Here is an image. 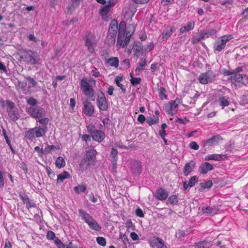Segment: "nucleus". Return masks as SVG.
<instances>
[{
    "instance_id": "nucleus-54",
    "label": "nucleus",
    "mask_w": 248,
    "mask_h": 248,
    "mask_svg": "<svg viewBox=\"0 0 248 248\" xmlns=\"http://www.w3.org/2000/svg\"><path fill=\"white\" fill-rule=\"evenodd\" d=\"M96 241L97 243L102 246H105L106 244V241L105 238L103 237H98L96 238Z\"/></svg>"
},
{
    "instance_id": "nucleus-1",
    "label": "nucleus",
    "mask_w": 248,
    "mask_h": 248,
    "mask_svg": "<svg viewBox=\"0 0 248 248\" xmlns=\"http://www.w3.org/2000/svg\"><path fill=\"white\" fill-rule=\"evenodd\" d=\"M127 30H129V31H126V34L125 32H123L120 36L121 34L120 33H118L116 44L118 48L121 47L124 48L128 44L130 37L135 30L134 26L133 25H129L127 26Z\"/></svg>"
},
{
    "instance_id": "nucleus-3",
    "label": "nucleus",
    "mask_w": 248,
    "mask_h": 248,
    "mask_svg": "<svg viewBox=\"0 0 248 248\" xmlns=\"http://www.w3.org/2000/svg\"><path fill=\"white\" fill-rule=\"evenodd\" d=\"M117 31L118 22L116 20H112L109 24L107 35V41L109 46L114 45Z\"/></svg>"
},
{
    "instance_id": "nucleus-52",
    "label": "nucleus",
    "mask_w": 248,
    "mask_h": 248,
    "mask_svg": "<svg viewBox=\"0 0 248 248\" xmlns=\"http://www.w3.org/2000/svg\"><path fill=\"white\" fill-rule=\"evenodd\" d=\"M22 198H23V200H27L26 205H27V207L28 208L35 206V204L34 203H32L30 201V199H29L27 195H25L24 196V197H22Z\"/></svg>"
},
{
    "instance_id": "nucleus-60",
    "label": "nucleus",
    "mask_w": 248,
    "mask_h": 248,
    "mask_svg": "<svg viewBox=\"0 0 248 248\" xmlns=\"http://www.w3.org/2000/svg\"><path fill=\"white\" fill-rule=\"evenodd\" d=\"M81 138L84 141L87 142L91 140V135L88 134H83L81 135Z\"/></svg>"
},
{
    "instance_id": "nucleus-15",
    "label": "nucleus",
    "mask_w": 248,
    "mask_h": 248,
    "mask_svg": "<svg viewBox=\"0 0 248 248\" xmlns=\"http://www.w3.org/2000/svg\"><path fill=\"white\" fill-rule=\"evenodd\" d=\"M141 163L138 160H134L131 163V170L133 173L139 175L141 172Z\"/></svg>"
},
{
    "instance_id": "nucleus-6",
    "label": "nucleus",
    "mask_w": 248,
    "mask_h": 248,
    "mask_svg": "<svg viewBox=\"0 0 248 248\" xmlns=\"http://www.w3.org/2000/svg\"><path fill=\"white\" fill-rule=\"evenodd\" d=\"M20 58L24 62H28L32 64H35L37 62V55L36 53L31 50H24L21 52Z\"/></svg>"
},
{
    "instance_id": "nucleus-29",
    "label": "nucleus",
    "mask_w": 248,
    "mask_h": 248,
    "mask_svg": "<svg viewBox=\"0 0 248 248\" xmlns=\"http://www.w3.org/2000/svg\"><path fill=\"white\" fill-rule=\"evenodd\" d=\"M224 157H225L224 155H219V154H212V155H208L205 157V160L206 161L208 160H215V161H219L221 160L224 159Z\"/></svg>"
},
{
    "instance_id": "nucleus-8",
    "label": "nucleus",
    "mask_w": 248,
    "mask_h": 248,
    "mask_svg": "<svg viewBox=\"0 0 248 248\" xmlns=\"http://www.w3.org/2000/svg\"><path fill=\"white\" fill-rule=\"evenodd\" d=\"M7 108V111L8 114V116L13 121L16 122L19 118V113L18 109L15 107V103L10 100H7L6 101Z\"/></svg>"
},
{
    "instance_id": "nucleus-47",
    "label": "nucleus",
    "mask_w": 248,
    "mask_h": 248,
    "mask_svg": "<svg viewBox=\"0 0 248 248\" xmlns=\"http://www.w3.org/2000/svg\"><path fill=\"white\" fill-rule=\"evenodd\" d=\"M180 103V100L177 98L175 100H171L169 102L171 108H175L178 107Z\"/></svg>"
},
{
    "instance_id": "nucleus-55",
    "label": "nucleus",
    "mask_w": 248,
    "mask_h": 248,
    "mask_svg": "<svg viewBox=\"0 0 248 248\" xmlns=\"http://www.w3.org/2000/svg\"><path fill=\"white\" fill-rule=\"evenodd\" d=\"M233 3V0H223L220 1L222 5L226 6L227 8L229 7Z\"/></svg>"
},
{
    "instance_id": "nucleus-56",
    "label": "nucleus",
    "mask_w": 248,
    "mask_h": 248,
    "mask_svg": "<svg viewBox=\"0 0 248 248\" xmlns=\"http://www.w3.org/2000/svg\"><path fill=\"white\" fill-rule=\"evenodd\" d=\"M46 238L48 240H54L55 238H56L55 233L51 231H49L47 232Z\"/></svg>"
},
{
    "instance_id": "nucleus-23",
    "label": "nucleus",
    "mask_w": 248,
    "mask_h": 248,
    "mask_svg": "<svg viewBox=\"0 0 248 248\" xmlns=\"http://www.w3.org/2000/svg\"><path fill=\"white\" fill-rule=\"evenodd\" d=\"M195 26V22L191 20L189 21L186 25L182 27L180 29V33H184L186 31H188L193 29Z\"/></svg>"
},
{
    "instance_id": "nucleus-20",
    "label": "nucleus",
    "mask_w": 248,
    "mask_h": 248,
    "mask_svg": "<svg viewBox=\"0 0 248 248\" xmlns=\"http://www.w3.org/2000/svg\"><path fill=\"white\" fill-rule=\"evenodd\" d=\"M198 177L197 176L191 177L189 181H185L183 183V188L185 190H186L188 187H192L194 186L195 184L198 182Z\"/></svg>"
},
{
    "instance_id": "nucleus-14",
    "label": "nucleus",
    "mask_w": 248,
    "mask_h": 248,
    "mask_svg": "<svg viewBox=\"0 0 248 248\" xmlns=\"http://www.w3.org/2000/svg\"><path fill=\"white\" fill-rule=\"evenodd\" d=\"M155 197L159 201H164L166 200L168 196V191L162 187H159L155 194Z\"/></svg>"
},
{
    "instance_id": "nucleus-50",
    "label": "nucleus",
    "mask_w": 248,
    "mask_h": 248,
    "mask_svg": "<svg viewBox=\"0 0 248 248\" xmlns=\"http://www.w3.org/2000/svg\"><path fill=\"white\" fill-rule=\"evenodd\" d=\"M54 243L58 248H65V245L62 242L58 237L55 238L54 240Z\"/></svg>"
},
{
    "instance_id": "nucleus-61",
    "label": "nucleus",
    "mask_w": 248,
    "mask_h": 248,
    "mask_svg": "<svg viewBox=\"0 0 248 248\" xmlns=\"http://www.w3.org/2000/svg\"><path fill=\"white\" fill-rule=\"evenodd\" d=\"M189 146L192 149L197 150H198L199 148V146L197 144V143L195 141H192L191 142L189 145Z\"/></svg>"
},
{
    "instance_id": "nucleus-46",
    "label": "nucleus",
    "mask_w": 248,
    "mask_h": 248,
    "mask_svg": "<svg viewBox=\"0 0 248 248\" xmlns=\"http://www.w3.org/2000/svg\"><path fill=\"white\" fill-rule=\"evenodd\" d=\"M112 6L109 5L108 4V5L104 6L100 10V14L102 15H105L108 14V13L109 11L110 8Z\"/></svg>"
},
{
    "instance_id": "nucleus-33",
    "label": "nucleus",
    "mask_w": 248,
    "mask_h": 248,
    "mask_svg": "<svg viewBox=\"0 0 248 248\" xmlns=\"http://www.w3.org/2000/svg\"><path fill=\"white\" fill-rule=\"evenodd\" d=\"M70 177V174L68 172L64 171L63 173L59 174L57 176V183H62L63 180L65 179L69 178Z\"/></svg>"
},
{
    "instance_id": "nucleus-53",
    "label": "nucleus",
    "mask_w": 248,
    "mask_h": 248,
    "mask_svg": "<svg viewBox=\"0 0 248 248\" xmlns=\"http://www.w3.org/2000/svg\"><path fill=\"white\" fill-rule=\"evenodd\" d=\"M49 121L48 118H43L39 119L37 118V122H38L40 124L43 125V126H46Z\"/></svg>"
},
{
    "instance_id": "nucleus-19",
    "label": "nucleus",
    "mask_w": 248,
    "mask_h": 248,
    "mask_svg": "<svg viewBox=\"0 0 248 248\" xmlns=\"http://www.w3.org/2000/svg\"><path fill=\"white\" fill-rule=\"evenodd\" d=\"M95 163L92 161V159L89 160L83 158L79 164V168L83 170H87L90 167L93 166Z\"/></svg>"
},
{
    "instance_id": "nucleus-38",
    "label": "nucleus",
    "mask_w": 248,
    "mask_h": 248,
    "mask_svg": "<svg viewBox=\"0 0 248 248\" xmlns=\"http://www.w3.org/2000/svg\"><path fill=\"white\" fill-rule=\"evenodd\" d=\"M195 244V248H209L210 246L209 243L206 240L200 241Z\"/></svg>"
},
{
    "instance_id": "nucleus-2",
    "label": "nucleus",
    "mask_w": 248,
    "mask_h": 248,
    "mask_svg": "<svg viewBox=\"0 0 248 248\" xmlns=\"http://www.w3.org/2000/svg\"><path fill=\"white\" fill-rule=\"evenodd\" d=\"M47 131V126H36L26 132V137L30 140L44 136Z\"/></svg>"
},
{
    "instance_id": "nucleus-16",
    "label": "nucleus",
    "mask_w": 248,
    "mask_h": 248,
    "mask_svg": "<svg viewBox=\"0 0 248 248\" xmlns=\"http://www.w3.org/2000/svg\"><path fill=\"white\" fill-rule=\"evenodd\" d=\"M91 136L93 140L98 142L102 141L105 137L104 132L100 130H96Z\"/></svg>"
},
{
    "instance_id": "nucleus-25",
    "label": "nucleus",
    "mask_w": 248,
    "mask_h": 248,
    "mask_svg": "<svg viewBox=\"0 0 248 248\" xmlns=\"http://www.w3.org/2000/svg\"><path fill=\"white\" fill-rule=\"evenodd\" d=\"M78 212L79 216L81 217V219H83L86 223L93 218L92 216L82 209H78Z\"/></svg>"
},
{
    "instance_id": "nucleus-4",
    "label": "nucleus",
    "mask_w": 248,
    "mask_h": 248,
    "mask_svg": "<svg viewBox=\"0 0 248 248\" xmlns=\"http://www.w3.org/2000/svg\"><path fill=\"white\" fill-rule=\"evenodd\" d=\"M80 89L92 101H94L95 96L94 90L91 86L87 80L85 78L81 79L80 82Z\"/></svg>"
},
{
    "instance_id": "nucleus-40",
    "label": "nucleus",
    "mask_w": 248,
    "mask_h": 248,
    "mask_svg": "<svg viewBox=\"0 0 248 248\" xmlns=\"http://www.w3.org/2000/svg\"><path fill=\"white\" fill-rule=\"evenodd\" d=\"M125 30L128 31V30L126 29L125 22L124 21H122L120 23L119 27H118V33H120V34H121L120 36H121L122 33L125 32Z\"/></svg>"
},
{
    "instance_id": "nucleus-41",
    "label": "nucleus",
    "mask_w": 248,
    "mask_h": 248,
    "mask_svg": "<svg viewBox=\"0 0 248 248\" xmlns=\"http://www.w3.org/2000/svg\"><path fill=\"white\" fill-rule=\"evenodd\" d=\"M158 92L159 96L161 100L167 99L166 90L163 87H160L158 89Z\"/></svg>"
},
{
    "instance_id": "nucleus-28",
    "label": "nucleus",
    "mask_w": 248,
    "mask_h": 248,
    "mask_svg": "<svg viewBox=\"0 0 248 248\" xmlns=\"http://www.w3.org/2000/svg\"><path fill=\"white\" fill-rule=\"evenodd\" d=\"M90 229L95 231L99 232L101 230V226L97 222V221L93 218L87 223Z\"/></svg>"
},
{
    "instance_id": "nucleus-59",
    "label": "nucleus",
    "mask_w": 248,
    "mask_h": 248,
    "mask_svg": "<svg viewBox=\"0 0 248 248\" xmlns=\"http://www.w3.org/2000/svg\"><path fill=\"white\" fill-rule=\"evenodd\" d=\"M46 173H47L48 176L50 178H53L55 177V174L54 172L51 170V169L50 167H47L46 168Z\"/></svg>"
},
{
    "instance_id": "nucleus-62",
    "label": "nucleus",
    "mask_w": 248,
    "mask_h": 248,
    "mask_svg": "<svg viewBox=\"0 0 248 248\" xmlns=\"http://www.w3.org/2000/svg\"><path fill=\"white\" fill-rule=\"evenodd\" d=\"M136 215L137 216L140 217H143L144 216V215L143 213L142 210L140 208H137L135 212Z\"/></svg>"
},
{
    "instance_id": "nucleus-31",
    "label": "nucleus",
    "mask_w": 248,
    "mask_h": 248,
    "mask_svg": "<svg viewBox=\"0 0 248 248\" xmlns=\"http://www.w3.org/2000/svg\"><path fill=\"white\" fill-rule=\"evenodd\" d=\"M202 211L204 214L207 216H213L217 213L216 210L210 206L202 207Z\"/></svg>"
},
{
    "instance_id": "nucleus-35",
    "label": "nucleus",
    "mask_w": 248,
    "mask_h": 248,
    "mask_svg": "<svg viewBox=\"0 0 248 248\" xmlns=\"http://www.w3.org/2000/svg\"><path fill=\"white\" fill-rule=\"evenodd\" d=\"M123 80V77L121 76H117L115 79V81L117 86L120 88L122 92L124 93H126V89L124 87V85L121 83V82Z\"/></svg>"
},
{
    "instance_id": "nucleus-30",
    "label": "nucleus",
    "mask_w": 248,
    "mask_h": 248,
    "mask_svg": "<svg viewBox=\"0 0 248 248\" xmlns=\"http://www.w3.org/2000/svg\"><path fill=\"white\" fill-rule=\"evenodd\" d=\"M117 154V149L114 148H112L111 151L110 156L112 159V163L114 168H116L117 166V162L118 160Z\"/></svg>"
},
{
    "instance_id": "nucleus-7",
    "label": "nucleus",
    "mask_w": 248,
    "mask_h": 248,
    "mask_svg": "<svg viewBox=\"0 0 248 248\" xmlns=\"http://www.w3.org/2000/svg\"><path fill=\"white\" fill-rule=\"evenodd\" d=\"M26 111L31 116L34 118H42L46 115L45 110L40 106L27 107Z\"/></svg>"
},
{
    "instance_id": "nucleus-42",
    "label": "nucleus",
    "mask_w": 248,
    "mask_h": 248,
    "mask_svg": "<svg viewBox=\"0 0 248 248\" xmlns=\"http://www.w3.org/2000/svg\"><path fill=\"white\" fill-rule=\"evenodd\" d=\"M178 199L176 195H173L169 197L168 202L170 204L176 205L178 202Z\"/></svg>"
},
{
    "instance_id": "nucleus-22",
    "label": "nucleus",
    "mask_w": 248,
    "mask_h": 248,
    "mask_svg": "<svg viewBox=\"0 0 248 248\" xmlns=\"http://www.w3.org/2000/svg\"><path fill=\"white\" fill-rule=\"evenodd\" d=\"M159 112L158 110L155 111V115L154 117H149L146 120V123L149 125H152L154 124H156L159 122Z\"/></svg>"
},
{
    "instance_id": "nucleus-9",
    "label": "nucleus",
    "mask_w": 248,
    "mask_h": 248,
    "mask_svg": "<svg viewBox=\"0 0 248 248\" xmlns=\"http://www.w3.org/2000/svg\"><path fill=\"white\" fill-rule=\"evenodd\" d=\"M97 105L100 110L106 111L108 108V104L104 93L100 91L97 94Z\"/></svg>"
},
{
    "instance_id": "nucleus-32",
    "label": "nucleus",
    "mask_w": 248,
    "mask_h": 248,
    "mask_svg": "<svg viewBox=\"0 0 248 248\" xmlns=\"http://www.w3.org/2000/svg\"><path fill=\"white\" fill-rule=\"evenodd\" d=\"M229 97L226 96H220L218 98L217 102L219 103V105L222 107V108L224 107L229 106L230 102L228 100Z\"/></svg>"
},
{
    "instance_id": "nucleus-10",
    "label": "nucleus",
    "mask_w": 248,
    "mask_h": 248,
    "mask_svg": "<svg viewBox=\"0 0 248 248\" xmlns=\"http://www.w3.org/2000/svg\"><path fill=\"white\" fill-rule=\"evenodd\" d=\"M95 37L92 33H88L85 37V46L88 47V49L90 53H93L94 51V46L96 45Z\"/></svg>"
},
{
    "instance_id": "nucleus-44",
    "label": "nucleus",
    "mask_w": 248,
    "mask_h": 248,
    "mask_svg": "<svg viewBox=\"0 0 248 248\" xmlns=\"http://www.w3.org/2000/svg\"><path fill=\"white\" fill-rule=\"evenodd\" d=\"M131 79L130 82L132 85L135 86L140 84L141 81V78H134L132 74H130Z\"/></svg>"
},
{
    "instance_id": "nucleus-36",
    "label": "nucleus",
    "mask_w": 248,
    "mask_h": 248,
    "mask_svg": "<svg viewBox=\"0 0 248 248\" xmlns=\"http://www.w3.org/2000/svg\"><path fill=\"white\" fill-rule=\"evenodd\" d=\"M199 82L202 84H206L211 81L207 78V75L205 73H202L199 77Z\"/></svg>"
},
{
    "instance_id": "nucleus-5",
    "label": "nucleus",
    "mask_w": 248,
    "mask_h": 248,
    "mask_svg": "<svg viewBox=\"0 0 248 248\" xmlns=\"http://www.w3.org/2000/svg\"><path fill=\"white\" fill-rule=\"evenodd\" d=\"M232 35H225L219 37L214 44L213 47L215 50L221 51L225 47L227 42L232 39Z\"/></svg>"
},
{
    "instance_id": "nucleus-13",
    "label": "nucleus",
    "mask_w": 248,
    "mask_h": 248,
    "mask_svg": "<svg viewBox=\"0 0 248 248\" xmlns=\"http://www.w3.org/2000/svg\"><path fill=\"white\" fill-rule=\"evenodd\" d=\"M217 33V31L215 29H209L203 31L201 32L200 34L197 35L196 39L197 41L204 39V38H207L209 36L213 37Z\"/></svg>"
},
{
    "instance_id": "nucleus-39",
    "label": "nucleus",
    "mask_w": 248,
    "mask_h": 248,
    "mask_svg": "<svg viewBox=\"0 0 248 248\" xmlns=\"http://www.w3.org/2000/svg\"><path fill=\"white\" fill-rule=\"evenodd\" d=\"M56 166L57 168L60 169L63 167L65 165V162L62 156L58 157L55 162Z\"/></svg>"
},
{
    "instance_id": "nucleus-58",
    "label": "nucleus",
    "mask_w": 248,
    "mask_h": 248,
    "mask_svg": "<svg viewBox=\"0 0 248 248\" xmlns=\"http://www.w3.org/2000/svg\"><path fill=\"white\" fill-rule=\"evenodd\" d=\"M87 129L88 132L91 135H92L95 131H96L97 129H96L95 126L93 124H89L87 126Z\"/></svg>"
},
{
    "instance_id": "nucleus-21",
    "label": "nucleus",
    "mask_w": 248,
    "mask_h": 248,
    "mask_svg": "<svg viewBox=\"0 0 248 248\" xmlns=\"http://www.w3.org/2000/svg\"><path fill=\"white\" fill-rule=\"evenodd\" d=\"M233 77H232V80L233 82H237L242 84H245V80L247 79V77L245 75L240 74H234Z\"/></svg>"
},
{
    "instance_id": "nucleus-12",
    "label": "nucleus",
    "mask_w": 248,
    "mask_h": 248,
    "mask_svg": "<svg viewBox=\"0 0 248 248\" xmlns=\"http://www.w3.org/2000/svg\"><path fill=\"white\" fill-rule=\"evenodd\" d=\"M83 112L87 116H91L94 112V108L92 103L88 100H85L83 103Z\"/></svg>"
},
{
    "instance_id": "nucleus-17",
    "label": "nucleus",
    "mask_w": 248,
    "mask_h": 248,
    "mask_svg": "<svg viewBox=\"0 0 248 248\" xmlns=\"http://www.w3.org/2000/svg\"><path fill=\"white\" fill-rule=\"evenodd\" d=\"M195 166V163L194 161L191 160L186 163L183 168L184 175L185 176H187L192 172Z\"/></svg>"
},
{
    "instance_id": "nucleus-48",
    "label": "nucleus",
    "mask_w": 248,
    "mask_h": 248,
    "mask_svg": "<svg viewBox=\"0 0 248 248\" xmlns=\"http://www.w3.org/2000/svg\"><path fill=\"white\" fill-rule=\"evenodd\" d=\"M205 74L207 75V78H208V79H209L211 81L216 77V75L210 68L209 69Z\"/></svg>"
},
{
    "instance_id": "nucleus-51",
    "label": "nucleus",
    "mask_w": 248,
    "mask_h": 248,
    "mask_svg": "<svg viewBox=\"0 0 248 248\" xmlns=\"http://www.w3.org/2000/svg\"><path fill=\"white\" fill-rule=\"evenodd\" d=\"M25 78L29 81L31 85V87H35L37 85V82L33 78H32L27 76L25 77Z\"/></svg>"
},
{
    "instance_id": "nucleus-18",
    "label": "nucleus",
    "mask_w": 248,
    "mask_h": 248,
    "mask_svg": "<svg viewBox=\"0 0 248 248\" xmlns=\"http://www.w3.org/2000/svg\"><path fill=\"white\" fill-rule=\"evenodd\" d=\"M199 169L200 173L205 174L209 171L213 170L214 167L211 164L206 162L201 164Z\"/></svg>"
},
{
    "instance_id": "nucleus-37",
    "label": "nucleus",
    "mask_w": 248,
    "mask_h": 248,
    "mask_svg": "<svg viewBox=\"0 0 248 248\" xmlns=\"http://www.w3.org/2000/svg\"><path fill=\"white\" fill-rule=\"evenodd\" d=\"M107 62L111 66L117 67L119 65V60L117 57H112L107 60Z\"/></svg>"
},
{
    "instance_id": "nucleus-64",
    "label": "nucleus",
    "mask_w": 248,
    "mask_h": 248,
    "mask_svg": "<svg viewBox=\"0 0 248 248\" xmlns=\"http://www.w3.org/2000/svg\"><path fill=\"white\" fill-rule=\"evenodd\" d=\"M55 149H56V147L55 145L49 146L47 145V147L45 149V151L46 153H50L51 150H54Z\"/></svg>"
},
{
    "instance_id": "nucleus-24",
    "label": "nucleus",
    "mask_w": 248,
    "mask_h": 248,
    "mask_svg": "<svg viewBox=\"0 0 248 248\" xmlns=\"http://www.w3.org/2000/svg\"><path fill=\"white\" fill-rule=\"evenodd\" d=\"M150 244L153 248H167L163 241L158 238L153 240Z\"/></svg>"
},
{
    "instance_id": "nucleus-11",
    "label": "nucleus",
    "mask_w": 248,
    "mask_h": 248,
    "mask_svg": "<svg viewBox=\"0 0 248 248\" xmlns=\"http://www.w3.org/2000/svg\"><path fill=\"white\" fill-rule=\"evenodd\" d=\"M223 140L221 136L218 134L213 136L211 138L203 141L204 146H213L218 145Z\"/></svg>"
},
{
    "instance_id": "nucleus-26",
    "label": "nucleus",
    "mask_w": 248,
    "mask_h": 248,
    "mask_svg": "<svg viewBox=\"0 0 248 248\" xmlns=\"http://www.w3.org/2000/svg\"><path fill=\"white\" fill-rule=\"evenodd\" d=\"M175 30V28L173 26H169L166 28L163 32V39L166 40L168 37L171 36Z\"/></svg>"
},
{
    "instance_id": "nucleus-63",
    "label": "nucleus",
    "mask_w": 248,
    "mask_h": 248,
    "mask_svg": "<svg viewBox=\"0 0 248 248\" xmlns=\"http://www.w3.org/2000/svg\"><path fill=\"white\" fill-rule=\"evenodd\" d=\"M17 85L22 90H24L27 86V83L25 81H18L17 82Z\"/></svg>"
},
{
    "instance_id": "nucleus-43",
    "label": "nucleus",
    "mask_w": 248,
    "mask_h": 248,
    "mask_svg": "<svg viewBox=\"0 0 248 248\" xmlns=\"http://www.w3.org/2000/svg\"><path fill=\"white\" fill-rule=\"evenodd\" d=\"M86 186L85 185H78L74 188V191L78 194L81 192H84L86 190Z\"/></svg>"
},
{
    "instance_id": "nucleus-45",
    "label": "nucleus",
    "mask_w": 248,
    "mask_h": 248,
    "mask_svg": "<svg viewBox=\"0 0 248 248\" xmlns=\"http://www.w3.org/2000/svg\"><path fill=\"white\" fill-rule=\"evenodd\" d=\"M26 101L28 104L31 106L30 107H35L37 104V100L32 97L27 98Z\"/></svg>"
},
{
    "instance_id": "nucleus-34",
    "label": "nucleus",
    "mask_w": 248,
    "mask_h": 248,
    "mask_svg": "<svg viewBox=\"0 0 248 248\" xmlns=\"http://www.w3.org/2000/svg\"><path fill=\"white\" fill-rule=\"evenodd\" d=\"M213 186V182L211 180H208L204 183H202L200 184V187L199 190L202 191L205 188H209Z\"/></svg>"
},
{
    "instance_id": "nucleus-49",
    "label": "nucleus",
    "mask_w": 248,
    "mask_h": 248,
    "mask_svg": "<svg viewBox=\"0 0 248 248\" xmlns=\"http://www.w3.org/2000/svg\"><path fill=\"white\" fill-rule=\"evenodd\" d=\"M147 64V62L145 59L141 58L140 59V62L139 63L138 66L137 68H140L142 70H143V67H144Z\"/></svg>"
},
{
    "instance_id": "nucleus-57",
    "label": "nucleus",
    "mask_w": 248,
    "mask_h": 248,
    "mask_svg": "<svg viewBox=\"0 0 248 248\" xmlns=\"http://www.w3.org/2000/svg\"><path fill=\"white\" fill-rule=\"evenodd\" d=\"M176 122L179 123L181 124H186L189 122V120L186 118H180L177 117L175 120Z\"/></svg>"
},
{
    "instance_id": "nucleus-27",
    "label": "nucleus",
    "mask_w": 248,
    "mask_h": 248,
    "mask_svg": "<svg viewBox=\"0 0 248 248\" xmlns=\"http://www.w3.org/2000/svg\"><path fill=\"white\" fill-rule=\"evenodd\" d=\"M96 154V150L93 149H92L86 152V153L85 154V155L84 156V158L89 160L92 159V161L95 163Z\"/></svg>"
}]
</instances>
